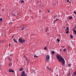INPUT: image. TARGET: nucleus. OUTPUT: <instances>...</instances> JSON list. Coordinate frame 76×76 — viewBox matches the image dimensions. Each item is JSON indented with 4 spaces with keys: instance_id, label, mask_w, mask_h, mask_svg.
I'll list each match as a JSON object with an SVG mask.
<instances>
[{
    "instance_id": "f257e3e1",
    "label": "nucleus",
    "mask_w": 76,
    "mask_h": 76,
    "mask_svg": "<svg viewBox=\"0 0 76 76\" xmlns=\"http://www.w3.org/2000/svg\"><path fill=\"white\" fill-rule=\"evenodd\" d=\"M56 57L58 61L60 62V63H61V62L62 61V64L63 65H64V64H65V61L64 60V59L62 56H60V55H57Z\"/></svg>"
},
{
    "instance_id": "f03ea898",
    "label": "nucleus",
    "mask_w": 76,
    "mask_h": 76,
    "mask_svg": "<svg viewBox=\"0 0 76 76\" xmlns=\"http://www.w3.org/2000/svg\"><path fill=\"white\" fill-rule=\"evenodd\" d=\"M19 42H21V43H23L25 41V39H22V38H20L19 39Z\"/></svg>"
},
{
    "instance_id": "7ed1b4c3",
    "label": "nucleus",
    "mask_w": 76,
    "mask_h": 76,
    "mask_svg": "<svg viewBox=\"0 0 76 76\" xmlns=\"http://www.w3.org/2000/svg\"><path fill=\"white\" fill-rule=\"evenodd\" d=\"M50 58V56L49 55H47L46 57V61L47 62H48V60Z\"/></svg>"
},
{
    "instance_id": "20e7f679",
    "label": "nucleus",
    "mask_w": 76,
    "mask_h": 76,
    "mask_svg": "<svg viewBox=\"0 0 76 76\" xmlns=\"http://www.w3.org/2000/svg\"><path fill=\"white\" fill-rule=\"evenodd\" d=\"M20 76H26V75H25V72L24 71H23Z\"/></svg>"
},
{
    "instance_id": "39448f33",
    "label": "nucleus",
    "mask_w": 76,
    "mask_h": 76,
    "mask_svg": "<svg viewBox=\"0 0 76 76\" xmlns=\"http://www.w3.org/2000/svg\"><path fill=\"white\" fill-rule=\"evenodd\" d=\"M9 72H12V73H15V72H14V70H12V69H10L9 70Z\"/></svg>"
},
{
    "instance_id": "423d86ee",
    "label": "nucleus",
    "mask_w": 76,
    "mask_h": 76,
    "mask_svg": "<svg viewBox=\"0 0 76 76\" xmlns=\"http://www.w3.org/2000/svg\"><path fill=\"white\" fill-rule=\"evenodd\" d=\"M8 66L9 67H12V63L11 62H10V63H9Z\"/></svg>"
},
{
    "instance_id": "0eeeda50",
    "label": "nucleus",
    "mask_w": 76,
    "mask_h": 76,
    "mask_svg": "<svg viewBox=\"0 0 76 76\" xmlns=\"http://www.w3.org/2000/svg\"><path fill=\"white\" fill-rule=\"evenodd\" d=\"M23 68L21 67L19 69V71L21 72V71H23Z\"/></svg>"
},
{
    "instance_id": "6e6552de",
    "label": "nucleus",
    "mask_w": 76,
    "mask_h": 76,
    "mask_svg": "<svg viewBox=\"0 0 76 76\" xmlns=\"http://www.w3.org/2000/svg\"><path fill=\"white\" fill-rule=\"evenodd\" d=\"M48 31V27H47L46 28V29L45 30V32H47Z\"/></svg>"
},
{
    "instance_id": "1a4fd4ad",
    "label": "nucleus",
    "mask_w": 76,
    "mask_h": 76,
    "mask_svg": "<svg viewBox=\"0 0 76 76\" xmlns=\"http://www.w3.org/2000/svg\"><path fill=\"white\" fill-rule=\"evenodd\" d=\"M65 31H69V27H66V29L65 30Z\"/></svg>"
},
{
    "instance_id": "9d476101",
    "label": "nucleus",
    "mask_w": 76,
    "mask_h": 76,
    "mask_svg": "<svg viewBox=\"0 0 76 76\" xmlns=\"http://www.w3.org/2000/svg\"><path fill=\"white\" fill-rule=\"evenodd\" d=\"M51 53L53 55H54V53H55V52L54 51H52L51 52Z\"/></svg>"
},
{
    "instance_id": "9b49d317",
    "label": "nucleus",
    "mask_w": 76,
    "mask_h": 76,
    "mask_svg": "<svg viewBox=\"0 0 76 76\" xmlns=\"http://www.w3.org/2000/svg\"><path fill=\"white\" fill-rule=\"evenodd\" d=\"M69 18V19L71 20V19H72V16H69L68 17Z\"/></svg>"
},
{
    "instance_id": "f8f14e48",
    "label": "nucleus",
    "mask_w": 76,
    "mask_h": 76,
    "mask_svg": "<svg viewBox=\"0 0 76 76\" xmlns=\"http://www.w3.org/2000/svg\"><path fill=\"white\" fill-rule=\"evenodd\" d=\"M8 59L10 61H11V60H12V59L11 58V57L10 56V57H9Z\"/></svg>"
},
{
    "instance_id": "ddd939ff",
    "label": "nucleus",
    "mask_w": 76,
    "mask_h": 76,
    "mask_svg": "<svg viewBox=\"0 0 76 76\" xmlns=\"http://www.w3.org/2000/svg\"><path fill=\"white\" fill-rule=\"evenodd\" d=\"M47 69H48V70H49L50 72H51V69L50 68H49V67H47Z\"/></svg>"
},
{
    "instance_id": "4468645a",
    "label": "nucleus",
    "mask_w": 76,
    "mask_h": 76,
    "mask_svg": "<svg viewBox=\"0 0 76 76\" xmlns=\"http://www.w3.org/2000/svg\"><path fill=\"white\" fill-rule=\"evenodd\" d=\"M3 41H0V44L1 45H2V44H3Z\"/></svg>"
},
{
    "instance_id": "2eb2a0df",
    "label": "nucleus",
    "mask_w": 76,
    "mask_h": 76,
    "mask_svg": "<svg viewBox=\"0 0 76 76\" xmlns=\"http://www.w3.org/2000/svg\"><path fill=\"white\" fill-rule=\"evenodd\" d=\"M70 37H71V38H73V35L70 34Z\"/></svg>"
},
{
    "instance_id": "dca6fc26",
    "label": "nucleus",
    "mask_w": 76,
    "mask_h": 76,
    "mask_svg": "<svg viewBox=\"0 0 76 76\" xmlns=\"http://www.w3.org/2000/svg\"><path fill=\"white\" fill-rule=\"evenodd\" d=\"M13 41H14V42H16V43H18L17 41H16V40H15V39H13Z\"/></svg>"
},
{
    "instance_id": "f3484780",
    "label": "nucleus",
    "mask_w": 76,
    "mask_h": 76,
    "mask_svg": "<svg viewBox=\"0 0 76 76\" xmlns=\"http://www.w3.org/2000/svg\"><path fill=\"white\" fill-rule=\"evenodd\" d=\"M34 57H36V58H38V56H36L35 55H34Z\"/></svg>"
},
{
    "instance_id": "a211bd4d",
    "label": "nucleus",
    "mask_w": 76,
    "mask_h": 76,
    "mask_svg": "<svg viewBox=\"0 0 76 76\" xmlns=\"http://www.w3.org/2000/svg\"><path fill=\"white\" fill-rule=\"evenodd\" d=\"M73 73L74 75H75V76L76 75V71H75Z\"/></svg>"
},
{
    "instance_id": "6ab92c4d",
    "label": "nucleus",
    "mask_w": 76,
    "mask_h": 76,
    "mask_svg": "<svg viewBox=\"0 0 76 76\" xmlns=\"http://www.w3.org/2000/svg\"><path fill=\"white\" fill-rule=\"evenodd\" d=\"M25 29V27H23L22 29L21 30L22 31H23V30H24Z\"/></svg>"
},
{
    "instance_id": "aec40b11",
    "label": "nucleus",
    "mask_w": 76,
    "mask_h": 76,
    "mask_svg": "<svg viewBox=\"0 0 76 76\" xmlns=\"http://www.w3.org/2000/svg\"><path fill=\"white\" fill-rule=\"evenodd\" d=\"M73 32H74L75 34H76V30H73Z\"/></svg>"
},
{
    "instance_id": "412c9836",
    "label": "nucleus",
    "mask_w": 76,
    "mask_h": 76,
    "mask_svg": "<svg viewBox=\"0 0 76 76\" xmlns=\"http://www.w3.org/2000/svg\"><path fill=\"white\" fill-rule=\"evenodd\" d=\"M66 48H64L63 50V51H64V52H65V51H66Z\"/></svg>"
},
{
    "instance_id": "4be33fe9",
    "label": "nucleus",
    "mask_w": 76,
    "mask_h": 76,
    "mask_svg": "<svg viewBox=\"0 0 76 76\" xmlns=\"http://www.w3.org/2000/svg\"><path fill=\"white\" fill-rule=\"evenodd\" d=\"M0 21L2 22V20H3V18H0Z\"/></svg>"
},
{
    "instance_id": "5701e85b",
    "label": "nucleus",
    "mask_w": 76,
    "mask_h": 76,
    "mask_svg": "<svg viewBox=\"0 0 76 76\" xmlns=\"http://www.w3.org/2000/svg\"><path fill=\"white\" fill-rule=\"evenodd\" d=\"M57 41H58V42H60V39L58 38L57 39Z\"/></svg>"
},
{
    "instance_id": "b1692460",
    "label": "nucleus",
    "mask_w": 76,
    "mask_h": 76,
    "mask_svg": "<svg viewBox=\"0 0 76 76\" xmlns=\"http://www.w3.org/2000/svg\"><path fill=\"white\" fill-rule=\"evenodd\" d=\"M57 15H55V16L53 17V18H56V17H57Z\"/></svg>"
},
{
    "instance_id": "393cba45",
    "label": "nucleus",
    "mask_w": 76,
    "mask_h": 76,
    "mask_svg": "<svg viewBox=\"0 0 76 76\" xmlns=\"http://www.w3.org/2000/svg\"><path fill=\"white\" fill-rule=\"evenodd\" d=\"M69 31H66V33L69 34Z\"/></svg>"
},
{
    "instance_id": "a878e982",
    "label": "nucleus",
    "mask_w": 76,
    "mask_h": 76,
    "mask_svg": "<svg viewBox=\"0 0 76 76\" xmlns=\"http://www.w3.org/2000/svg\"><path fill=\"white\" fill-rule=\"evenodd\" d=\"M76 28V27H74L73 29H72V30L73 31H75V28Z\"/></svg>"
},
{
    "instance_id": "bb28decb",
    "label": "nucleus",
    "mask_w": 76,
    "mask_h": 76,
    "mask_svg": "<svg viewBox=\"0 0 76 76\" xmlns=\"http://www.w3.org/2000/svg\"><path fill=\"white\" fill-rule=\"evenodd\" d=\"M44 49L45 50H47V47H45L44 48Z\"/></svg>"
},
{
    "instance_id": "cd10ccee",
    "label": "nucleus",
    "mask_w": 76,
    "mask_h": 76,
    "mask_svg": "<svg viewBox=\"0 0 76 76\" xmlns=\"http://www.w3.org/2000/svg\"><path fill=\"white\" fill-rule=\"evenodd\" d=\"M74 13H75V15H76V11H74Z\"/></svg>"
},
{
    "instance_id": "c85d7f7f",
    "label": "nucleus",
    "mask_w": 76,
    "mask_h": 76,
    "mask_svg": "<svg viewBox=\"0 0 76 76\" xmlns=\"http://www.w3.org/2000/svg\"><path fill=\"white\" fill-rule=\"evenodd\" d=\"M58 19H58H58H56V20H55V21H56H56H57V20H58Z\"/></svg>"
},
{
    "instance_id": "c756f323",
    "label": "nucleus",
    "mask_w": 76,
    "mask_h": 76,
    "mask_svg": "<svg viewBox=\"0 0 76 76\" xmlns=\"http://www.w3.org/2000/svg\"><path fill=\"white\" fill-rule=\"evenodd\" d=\"M21 3H24V1H23V0L22 1H21Z\"/></svg>"
},
{
    "instance_id": "7c9ffc66",
    "label": "nucleus",
    "mask_w": 76,
    "mask_h": 76,
    "mask_svg": "<svg viewBox=\"0 0 76 76\" xmlns=\"http://www.w3.org/2000/svg\"><path fill=\"white\" fill-rule=\"evenodd\" d=\"M12 14L13 15H14V16H15V14H13V13H12Z\"/></svg>"
},
{
    "instance_id": "2f4dec72",
    "label": "nucleus",
    "mask_w": 76,
    "mask_h": 76,
    "mask_svg": "<svg viewBox=\"0 0 76 76\" xmlns=\"http://www.w3.org/2000/svg\"><path fill=\"white\" fill-rule=\"evenodd\" d=\"M48 13H50V10H49L48 11Z\"/></svg>"
},
{
    "instance_id": "473e14b6",
    "label": "nucleus",
    "mask_w": 76,
    "mask_h": 76,
    "mask_svg": "<svg viewBox=\"0 0 76 76\" xmlns=\"http://www.w3.org/2000/svg\"><path fill=\"white\" fill-rule=\"evenodd\" d=\"M66 1L67 2H69V0H67Z\"/></svg>"
},
{
    "instance_id": "72a5a7b5",
    "label": "nucleus",
    "mask_w": 76,
    "mask_h": 76,
    "mask_svg": "<svg viewBox=\"0 0 76 76\" xmlns=\"http://www.w3.org/2000/svg\"><path fill=\"white\" fill-rule=\"evenodd\" d=\"M56 20H55V21H54V22H53V23H56Z\"/></svg>"
},
{
    "instance_id": "f704fd0d",
    "label": "nucleus",
    "mask_w": 76,
    "mask_h": 76,
    "mask_svg": "<svg viewBox=\"0 0 76 76\" xmlns=\"http://www.w3.org/2000/svg\"><path fill=\"white\" fill-rule=\"evenodd\" d=\"M71 66V64H68V66Z\"/></svg>"
},
{
    "instance_id": "c9c22d12",
    "label": "nucleus",
    "mask_w": 76,
    "mask_h": 76,
    "mask_svg": "<svg viewBox=\"0 0 76 76\" xmlns=\"http://www.w3.org/2000/svg\"><path fill=\"white\" fill-rule=\"evenodd\" d=\"M61 47L62 48H63L64 47V46H62Z\"/></svg>"
},
{
    "instance_id": "e433bc0d",
    "label": "nucleus",
    "mask_w": 76,
    "mask_h": 76,
    "mask_svg": "<svg viewBox=\"0 0 76 76\" xmlns=\"http://www.w3.org/2000/svg\"><path fill=\"white\" fill-rule=\"evenodd\" d=\"M10 56H11V57H12L13 56V55H12V54H11L10 55Z\"/></svg>"
},
{
    "instance_id": "4c0bfd02",
    "label": "nucleus",
    "mask_w": 76,
    "mask_h": 76,
    "mask_svg": "<svg viewBox=\"0 0 76 76\" xmlns=\"http://www.w3.org/2000/svg\"><path fill=\"white\" fill-rule=\"evenodd\" d=\"M9 47H10V44H9Z\"/></svg>"
},
{
    "instance_id": "58836bf2",
    "label": "nucleus",
    "mask_w": 76,
    "mask_h": 76,
    "mask_svg": "<svg viewBox=\"0 0 76 76\" xmlns=\"http://www.w3.org/2000/svg\"><path fill=\"white\" fill-rule=\"evenodd\" d=\"M60 51H61V49L60 50Z\"/></svg>"
},
{
    "instance_id": "ea45409f",
    "label": "nucleus",
    "mask_w": 76,
    "mask_h": 76,
    "mask_svg": "<svg viewBox=\"0 0 76 76\" xmlns=\"http://www.w3.org/2000/svg\"><path fill=\"white\" fill-rule=\"evenodd\" d=\"M64 28H66V27H65V26H64Z\"/></svg>"
},
{
    "instance_id": "a19ab883",
    "label": "nucleus",
    "mask_w": 76,
    "mask_h": 76,
    "mask_svg": "<svg viewBox=\"0 0 76 76\" xmlns=\"http://www.w3.org/2000/svg\"><path fill=\"white\" fill-rule=\"evenodd\" d=\"M26 61H27V60H28V59H26Z\"/></svg>"
},
{
    "instance_id": "79ce46f5",
    "label": "nucleus",
    "mask_w": 76,
    "mask_h": 76,
    "mask_svg": "<svg viewBox=\"0 0 76 76\" xmlns=\"http://www.w3.org/2000/svg\"><path fill=\"white\" fill-rule=\"evenodd\" d=\"M4 11V10L3 9L2 10V11Z\"/></svg>"
},
{
    "instance_id": "37998d69",
    "label": "nucleus",
    "mask_w": 76,
    "mask_h": 76,
    "mask_svg": "<svg viewBox=\"0 0 76 76\" xmlns=\"http://www.w3.org/2000/svg\"><path fill=\"white\" fill-rule=\"evenodd\" d=\"M14 37V36H12V38H13Z\"/></svg>"
},
{
    "instance_id": "c03bdc74",
    "label": "nucleus",
    "mask_w": 76,
    "mask_h": 76,
    "mask_svg": "<svg viewBox=\"0 0 76 76\" xmlns=\"http://www.w3.org/2000/svg\"><path fill=\"white\" fill-rule=\"evenodd\" d=\"M75 27L76 28V25H75Z\"/></svg>"
},
{
    "instance_id": "a18cd8bd",
    "label": "nucleus",
    "mask_w": 76,
    "mask_h": 76,
    "mask_svg": "<svg viewBox=\"0 0 76 76\" xmlns=\"http://www.w3.org/2000/svg\"><path fill=\"white\" fill-rule=\"evenodd\" d=\"M48 34H49V33H48V34H47V35H48Z\"/></svg>"
},
{
    "instance_id": "49530a36",
    "label": "nucleus",
    "mask_w": 76,
    "mask_h": 76,
    "mask_svg": "<svg viewBox=\"0 0 76 76\" xmlns=\"http://www.w3.org/2000/svg\"><path fill=\"white\" fill-rule=\"evenodd\" d=\"M57 23V22L56 21V23Z\"/></svg>"
},
{
    "instance_id": "de8ad7c7",
    "label": "nucleus",
    "mask_w": 76,
    "mask_h": 76,
    "mask_svg": "<svg viewBox=\"0 0 76 76\" xmlns=\"http://www.w3.org/2000/svg\"><path fill=\"white\" fill-rule=\"evenodd\" d=\"M69 3H71V2H69Z\"/></svg>"
},
{
    "instance_id": "09e8293b",
    "label": "nucleus",
    "mask_w": 76,
    "mask_h": 76,
    "mask_svg": "<svg viewBox=\"0 0 76 76\" xmlns=\"http://www.w3.org/2000/svg\"><path fill=\"white\" fill-rule=\"evenodd\" d=\"M25 57V58H26V57Z\"/></svg>"
},
{
    "instance_id": "8fccbe9b",
    "label": "nucleus",
    "mask_w": 76,
    "mask_h": 76,
    "mask_svg": "<svg viewBox=\"0 0 76 76\" xmlns=\"http://www.w3.org/2000/svg\"><path fill=\"white\" fill-rule=\"evenodd\" d=\"M25 57V58H26V57Z\"/></svg>"
},
{
    "instance_id": "3c124183",
    "label": "nucleus",
    "mask_w": 76,
    "mask_h": 76,
    "mask_svg": "<svg viewBox=\"0 0 76 76\" xmlns=\"http://www.w3.org/2000/svg\"><path fill=\"white\" fill-rule=\"evenodd\" d=\"M11 24H12V23H11Z\"/></svg>"
},
{
    "instance_id": "603ef678",
    "label": "nucleus",
    "mask_w": 76,
    "mask_h": 76,
    "mask_svg": "<svg viewBox=\"0 0 76 76\" xmlns=\"http://www.w3.org/2000/svg\"><path fill=\"white\" fill-rule=\"evenodd\" d=\"M56 76H58V75H56Z\"/></svg>"
},
{
    "instance_id": "864d4df0",
    "label": "nucleus",
    "mask_w": 76,
    "mask_h": 76,
    "mask_svg": "<svg viewBox=\"0 0 76 76\" xmlns=\"http://www.w3.org/2000/svg\"><path fill=\"white\" fill-rule=\"evenodd\" d=\"M27 65H28V64H27Z\"/></svg>"
},
{
    "instance_id": "5fc2aeb1",
    "label": "nucleus",
    "mask_w": 76,
    "mask_h": 76,
    "mask_svg": "<svg viewBox=\"0 0 76 76\" xmlns=\"http://www.w3.org/2000/svg\"><path fill=\"white\" fill-rule=\"evenodd\" d=\"M20 1H19V2H20Z\"/></svg>"
},
{
    "instance_id": "6e6d98bb",
    "label": "nucleus",
    "mask_w": 76,
    "mask_h": 76,
    "mask_svg": "<svg viewBox=\"0 0 76 76\" xmlns=\"http://www.w3.org/2000/svg\"><path fill=\"white\" fill-rule=\"evenodd\" d=\"M21 4H22V3H21Z\"/></svg>"
}]
</instances>
